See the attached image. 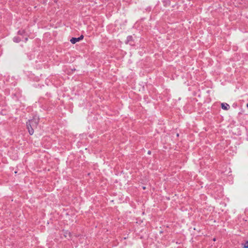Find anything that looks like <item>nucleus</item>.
Returning a JSON list of instances; mask_svg holds the SVG:
<instances>
[{"label":"nucleus","instance_id":"1","mask_svg":"<svg viewBox=\"0 0 248 248\" xmlns=\"http://www.w3.org/2000/svg\"><path fill=\"white\" fill-rule=\"evenodd\" d=\"M39 122V118L38 117H33L32 119L28 120L26 123V126L28 132L31 135L33 134L34 129H35Z\"/></svg>","mask_w":248,"mask_h":248},{"label":"nucleus","instance_id":"2","mask_svg":"<svg viewBox=\"0 0 248 248\" xmlns=\"http://www.w3.org/2000/svg\"><path fill=\"white\" fill-rule=\"evenodd\" d=\"M63 232L64 236L65 238H66L67 239H69L71 238V234L69 231H66V230H63Z\"/></svg>","mask_w":248,"mask_h":248},{"label":"nucleus","instance_id":"3","mask_svg":"<svg viewBox=\"0 0 248 248\" xmlns=\"http://www.w3.org/2000/svg\"><path fill=\"white\" fill-rule=\"evenodd\" d=\"M221 108L224 110H228L230 108V106L227 103H222L221 104Z\"/></svg>","mask_w":248,"mask_h":248},{"label":"nucleus","instance_id":"4","mask_svg":"<svg viewBox=\"0 0 248 248\" xmlns=\"http://www.w3.org/2000/svg\"><path fill=\"white\" fill-rule=\"evenodd\" d=\"M79 41L78 38H72L70 40V42L72 44H75L77 42Z\"/></svg>","mask_w":248,"mask_h":248},{"label":"nucleus","instance_id":"5","mask_svg":"<svg viewBox=\"0 0 248 248\" xmlns=\"http://www.w3.org/2000/svg\"><path fill=\"white\" fill-rule=\"evenodd\" d=\"M243 248H248V241L243 244Z\"/></svg>","mask_w":248,"mask_h":248},{"label":"nucleus","instance_id":"6","mask_svg":"<svg viewBox=\"0 0 248 248\" xmlns=\"http://www.w3.org/2000/svg\"><path fill=\"white\" fill-rule=\"evenodd\" d=\"M84 36L83 35H81L80 37H78V39H79V41L82 39H83Z\"/></svg>","mask_w":248,"mask_h":248},{"label":"nucleus","instance_id":"7","mask_svg":"<svg viewBox=\"0 0 248 248\" xmlns=\"http://www.w3.org/2000/svg\"><path fill=\"white\" fill-rule=\"evenodd\" d=\"M213 241H216V238H214Z\"/></svg>","mask_w":248,"mask_h":248}]
</instances>
